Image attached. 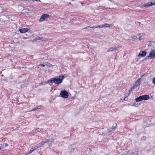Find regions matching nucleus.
I'll return each mask as SVG.
<instances>
[{"label":"nucleus","instance_id":"obj_31","mask_svg":"<svg viewBox=\"0 0 155 155\" xmlns=\"http://www.w3.org/2000/svg\"><path fill=\"white\" fill-rule=\"evenodd\" d=\"M50 141V140L47 139L46 140V141H44V142H45V143H48Z\"/></svg>","mask_w":155,"mask_h":155},{"label":"nucleus","instance_id":"obj_18","mask_svg":"<svg viewBox=\"0 0 155 155\" xmlns=\"http://www.w3.org/2000/svg\"><path fill=\"white\" fill-rule=\"evenodd\" d=\"M102 25H103V27H105V28L108 27H110V26H112V25L109 24H104Z\"/></svg>","mask_w":155,"mask_h":155},{"label":"nucleus","instance_id":"obj_50","mask_svg":"<svg viewBox=\"0 0 155 155\" xmlns=\"http://www.w3.org/2000/svg\"><path fill=\"white\" fill-rule=\"evenodd\" d=\"M102 134L104 135V134H103V133Z\"/></svg>","mask_w":155,"mask_h":155},{"label":"nucleus","instance_id":"obj_51","mask_svg":"<svg viewBox=\"0 0 155 155\" xmlns=\"http://www.w3.org/2000/svg\"><path fill=\"white\" fill-rule=\"evenodd\" d=\"M32 1H35V0H32Z\"/></svg>","mask_w":155,"mask_h":155},{"label":"nucleus","instance_id":"obj_53","mask_svg":"<svg viewBox=\"0 0 155 155\" xmlns=\"http://www.w3.org/2000/svg\"><path fill=\"white\" fill-rule=\"evenodd\" d=\"M3 76V74L2 75V76Z\"/></svg>","mask_w":155,"mask_h":155},{"label":"nucleus","instance_id":"obj_15","mask_svg":"<svg viewBox=\"0 0 155 155\" xmlns=\"http://www.w3.org/2000/svg\"><path fill=\"white\" fill-rule=\"evenodd\" d=\"M45 143V142H44V141H42L41 143L38 144L37 145L38 146V147L40 148L42 147Z\"/></svg>","mask_w":155,"mask_h":155},{"label":"nucleus","instance_id":"obj_8","mask_svg":"<svg viewBox=\"0 0 155 155\" xmlns=\"http://www.w3.org/2000/svg\"><path fill=\"white\" fill-rule=\"evenodd\" d=\"M154 58V55H153V54L152 53H151L150 52L149 54V55L148 56H147L146 58H145V59L143 60L142 61H144L145 60H146L147 59H148V60H149L150 59H151V58Z\"/></svg>","mask_w":155,"mask_h":155},{"label":"nucleus","instance_id":"obj_52","mask_svg":"<svg viewBox=\"0 0 155 155\" xmlns=\"http://www.w3.org/2000/svg\"><path fill=\"white\" fill-rule=\"evenodd\" d=\"M40 116H42V115H41L40 116H39V117H40Z\"/></svg>","mask_w":155,"mask_h":155},{"label":"nucleus","instance_id":"obj_14","mask_svg":"<svg viewBox=\"0 0 155 155\" xmlns=\"http://www.w3.org/2000/svg\"><path fill=\"white\" fill-rule=\"evenodd\" d=\"M8 144L5 143L0 144V146L1 147V149L5 148L7 146H8Z\"/></svg>","mask_w":155,"mask_h":155},{"label":"nucleus","instance_id":"obj_25","mask_svg":"<svg viewBox=\"0 0 155 155\" xmlns=\"http://www.w3.org/2000/svg\"><path fill=\"white\" fill-rule=\"evenodd\" d=\"M103 28V25H99L97 26H95V28Z\"/></svg>","mask_w":155,"mask_h":155},{"label":"nucleus","instance_id":"obj_21","mask_svg":"<svg viewBox=\"0 0 155 155\" xmlns=\"http://www.w3.org/2000/svg\"><path fill=\"white\" fill-rule=\"evenodd\" d=\"M120 84L121 83L122 84H121V85H119L120 87V88H123V86L124 85V84L123 83V82L122 81H120Z\"/></svg>","mask_w":155,"mask_h":155},{"label":"nucleus","instance_id":"obj_22","mask_svg":"<svg viewBox=\"0 0 155 155\" xmlns=\"http://www.w3.org/2000/svg\"><path fill=\"white\" fill-rule=\"evenodd\" d=\"M39 148V147H38V146L37 145L36 146L34 147V148L32 147L31 148V149H33V151L35 150H36L37 149Z\"/></svg>","mask_w":155,"mask_h":155},{"label":"nucleus","instance_id":"obj_13","mask_svg":"<svg viewBox=\"0 0 155 155\" xmlns=\"http://www.w3.org/2000/svg\"><path fill=\"white\" fill-rule=\"evenodd\" d=\"M43 106L42 105L37 106L35 108H34L31 111H35L37 110V109H40L41 107H43Z\"/></svg>","mask_w":155,"mask_h":155},{"label":"nucleus","instance_id":"obj_38","mask_svg":"<svg viewBox=\"0 0 155 155\" xmlns=\"http://www.w3.org/2000/svg\"><path fill=\"white\" fill-rule=\"evenodd\" d=\"M145 138V136H143V137H142L141 139L142 140H144L145 139V138Z\"/></svg>","mask_w":155,"mask_h":155},{"label":"nucleus","instance_id":"obj_48","mask_svg":"<svg viewBox=\"0 0 155 155\" xmlns=\"http://www.w3.org/2000/svg\"><path fill=\"white\" fill-rule=\"evenodd\" d=\"M102 134L104 135V134H103V133Z\"/></svg>","mask_w":155,"mask_h":155},{"label":"nucleus","instance_id":"obj_19","mask_svg":"<svg viewBox=\"0 0 155 155\" xmlns=\"http://www.w3.org/2000/svg\"><path fill=\"white\" fill-rule=\"evenodd\" d=\"M53 83V82L52 78H51V79L46 81V82L45 83L46 84H48V83Z\"/></svg>","mask_w":155,"mask_h":155},{"label":"nucleus","instance_id":"obj_12","mask_svg":"<svg viewBox=\"0 0 155 155\" xmlns=\"http://www.w3.org/2000/svg\"><path fill=\"white\" fill-rule=\"evenodd\" d=\"M43 38H40L39 37H36L35 39L33 40L32 42H34L35 41L38 42L39 40H43Z\"/></svg>","mask_w":155,"mask_h":155},{"label":"nucleus","instance_id":"obj_33","mask_svg":"<svg viewBox=\"0 0 155 155\" xmlns=\"http://www.w3.org/2000/svg\"><path fill=\"white\" fill-rule=\"evenodd\" d=\"M99 9H104V8H105V7H103V6H100L99 7Z\"/></svg>","mask_w":155,"mask_h":155},{"label":"nucleus","instance_id":"obj_2","mask_svg":"<svg viewBox=\"0 0 155 155\" xmlns=\"http://www.w3.org/2000/svg\"><path fill=\"white\" fill-rule=\"evenodd\" d=\"M150 98V97L148 95L146 94L144 95L136 98V102L140 101L143 100H148Z\"/></svg>","mask_w":155,"mask_h":155},{"label":"nucleus","instance_id":"obj_11","mask_svg":"<svg viewBox=\"0 0 155 155\" xmlns=\"http://www.w3.org/2000/svg\"><path fill=\"white\" fill-rule=\"evenodd\" d=\"M69 148L71 149V152L72 153L73 152L75 149L74 144L71 145L69 146Z\"/></svg>","mask_w":155,"mask_h":155},{"label":"nucleus","instance_id":"obj_36","mask_svg":"<svg viewBox=\"0 0 155 155\" xmlns=\"http://www.w3.org/2000/svg\"><path fill=\"white\" fill-rule=\"evenodd\" d=\"M35 130H37L38 131H39V128H36L35 129Z\"/></svg>","mask_w":155,"mask_h":155},{"label":"nucleus","instance_id":"obj_41","mask_svg":"<svg viewBox=\"0 0 155 155\" xmlns=\"http://www.w3.org/2000/svg\"><path fill=\"white\" fill-rule=\"evenodd\" d=\"M135 105H136V104H133V105L134 106H135Z\"/></svg>","mask_w":155,"mask_h":155},{"label":"nucleus","instance_id":"obj_54","mask_svg":"<svg viewBox=\"0 0 155 155\" xmlns=\"http://www.w3.org/2000/svg\"><path fill=\"white\" fill-rule=\"evenodd\" d=\"M52 140H52L51 141V142H52Z\"/></svg>","mask_w":155,"mask_h":155},{"label":"nucleus","instance_id":"obj_6","mask_svg":"<svg viewBox=\"0 0 155 155\" xmlns=\"http://www.w3.org/2000/svg\"><path fill=\"white\" fill-rule=\"evenodd\" d=\"M153 5H155V2H149L148 3L144 4L142 6L147 8L149 6H151Z\"/></svg>","mask_w":155,"mask_h":155},{"label":"nucleus","instance_id":"obj_47","mask_svg":"<svg viewBox=\"0 0 155 155\" xmlns=\"http://www.w3.org/2000/svg\"><path fill=\"white\" fill-rule=\"evenodd\" d=\"M154 124H155V123H154V124H152V125H154Z\"/></svg>","mask_w":155,"mask_h":155},{"label":"nucleus","instance_id":"obj_57","mask_svg":"<svg viewBox=\"0 0 155 155\" xmlns=\"http://www.w3.org/2000/svg\"><path fill=\"white\" fill-rule=\"evenodd\" d=\"M141 134V133H140V134H139V135H140V134Z\"/></svg>","mask_w":155,"mask_h":155},{"label":"nucleus","instance_id":"obj_20","mask_svg":"<svg viewBox=\"0 0 155 155\" xmlns=\"http://www.w3.org/2000/svg\"><path fill=\"white\" fill-rule=\"evenodd\" d=\"M114 48L111 47L108 50H107L108 52L113 51H114Z\"/></svg>","mask_w":155,"mask_h":155},{"label":"nucleus","instance_id":"obj_5","mask_svg":"<svg viewBox=\"0 0 155 155\" xmlns=\"http://www.w3.org/2000/svg\"><path fill=\"white\" fill-rule=\"evenodd\" d=\"M49 15L48 14L42 15L39 19V21L41 22L44 21L46 18H48L49 17Z\"/></svg>","mask_w":155,"mask_h":155},{"label":"nucleus","instance_id":"obj_40","mask_svg":"<svg viewBox=\"0 0 155 155\" xmlns=\"http://www.w3.org/2000/svg\"><path fill=\"white\" fill-rule=\"evenodd\" d=\"M129 94V91H128V92H127L126 94H125V95H127V96H128V94Z\"/></svg>","mask_w":155,"mask_h":155},{"label":"nucleus","instance_id":"obj_16","mask_svg":"<svg viewBox=\"0 0 155 155\" xmlns=\"http://www.w3.org/2000/svg\"><path fill=\"white\" fill-rule=\"evenodd\" d=\"M141 79V78H139L137 81H136V87H137L138 85H140L141 83V81L140 80Z\"/></svg>","mask_w":155,"mask_h":155},{"label":"nucleus","instance_id":"obj_27","mask_svg":"<svg viewBox=\"0 0 155 155\" xmlns=\"http://www.w3.org/2000/svg\"><path fill=\"white\" fill-rule=\"evenodd\" d=\"M151 53H152L153 55H154V58L155 57V50H152Z\"/></svg>","mask_w":155,"mask_h":155},{"label":"nucleus","instance_id":"obj_29","mask_svg":"<svg viewBox=\"0 0 155 155\" xmlns=\"http://www.w3.org/2000/svg\"><path fill=\"white\" fill-rule=\"evenodd\" d=\"M151 41H148V43L147 44V45H148V46H151Z\"/></svg>","mask_w":155,"mask_h":155},{"label":"nucleus","instance_id":"obj_24","mask_svg":"<svg viewBox=\"0 0 155 155\" xmlns=\"http://www.w3.org/2000/svg\"><path fill=\"white\" fill-rule=\"evenodd\" d=\"M155 45V42L151 41V47H153Z\"/></svg>","mask_w":155,"mask_h":155},{"label":"nucleus","instance_id":"obj_44","mask_svg":"<svg viewBox=\"0 0 155 155\" xmlns=\"http://www.w3.org/2000/svg\"><path fill=\"white\" fill-rule=\"evenodd\" d=\"M27 1H28V2H30L31 1V0H27Z\"/></svg>","mask_w":155,"mask_h":155},{"label":"nucleus","instance_id":"obj_46","mask_svg":"<svg viewBox=\"0 0 155 155\" xmlns=\"http://www.w3.org/2000/svg\"><path fill=\"white\" fill-rule=\"evenodd\" d=\"M139 22H137V24H139ZM137 24H136V25H137Z\"/></svg>","mask_w":155,"mask_h":155},{"label":"nucleus","instance_id":"obj_17","mask_svg":"<svg viewBox=\"0 0 155 155\" xmlns=\"http://www.w3.org/2000/svg\"><path fill=\"white\" fill-rule=\"evenodd\" d=\"M115 130V129L114 127V125L112 126L111 128V129H109V130L108 131V132L109 133H111L113 131H114Z\"/></svg>","mask_w":155,"mask_h":155},{"label":"nucleus","instance_id":"obj_3","mask_svg":"<svg viewBox=\"0 0 155 155\" xmlns=\"http://www.w3.org/2000/svg\"><path fill=\"white\" fill-rule=\"evenodd\" d=\"M69 96L68 92L65 90H61L60 94V96L64 98H66Z\"/></svg>","mask_w":155,"mask_h":155},{"label":"nucleus","instance_id":"obj_7","mask_svg":"<svg viewBox=\"0 0 155 155\" xmlns=\"http://www.w3.org/2000/svg\"><path fill=\"white\" fill-rule=\"evenodd\" d=\"M147 52L145 51H141L138 55V57H144L146 55Z\"/></svg>","mask_w":155,"mask_h":155},{"label":"nucleus","instance_id":"obj_23","mask_svg":"<svg viewBox=\"0 0 155 155\" xmlns=\"http://www.w3.org/2000/svg\"><path fill=\"white\" fill-rule=\"evenodd\" d=\"M137 36H138V38L139 40L141 41L142 40L141 35L140 34H138Z\"/></svg>","mask_w":155,"mask_h":155},{"label":"nucleus","instance_id":"obj_49","mask_svg":"<svg viewBox=\"0 0 155 155\" xmlns=\"http://www.w3.org/2000/svg\"><path fill=\"white\" fill-rule=\"evenodd\" d=\"M102 134L104 135V134H103V133Z\"/></svg>","mask_w":155,"mask_h":155},{"label":"nucleus","instance_id":"obj_56","mask_svg":"<svg viewBox=\"0 0 155 155\" xmlns=\"http://www.w3.org/2000/svg\"><path fill=\"white\" fill-rule=\"evenodd\" d=\"M141 134V133H140V134H139V135H140V134Z\"/></svg>","mask_w":155,"mask_h":155},{"label":"nucleus","instance_id":"obj_9","mask_svg":"<svg viewBox=\"0 0 155 155\" xmlns=\"http://www.w3.org/2000/svg\"><path fill=\"white\" fill-rule=\"evenodd\" d=\"M29 30V29L28 28H23L19 29L18 31L20 32L21 33H24L27 32Z\"/></svg>","mask_w":155,"mask_h":155},{"label":"nucleus","instance_id":"obj_26","mask_svg":"<svg viewBox=\"0 0 155 155\" xmlns=\"http://www.w3.org/2000/svg\"><path fill=\"white\" fill-rule=\"evenodd\" d=\"M33 149H31V150H30L28 153H26V155H28V154H29L31 153L33 151Z\"/></svg>","mask_w":155,"mask_h":155},{"label":"nucleus","instance_id":"obj_10","mask_svg":"<svg viewBox=\"0 0 155 155\" xmlns=\"http://www.w3.org/2000/svg\"><path fill=\"white\" fill-rule=\"evenodd\" d=\"M136 87V82H134V84H133V86L132 87H131L130 88V90L128 91H129V94H128V95H129V94L131 93L133 90L135 89Z\"/></svg>","mask_w":155,"mask_h":155},{"label":"nucleus","instance_id":"obj_32","mask_svg":"<svg viewBox=\"0 0 155 155\" xmlns=\"http://www.w3.org/2000/svg\"><path fill=\"white\" fill-rule=\"evenodd\" d=\"M119 48L118 47L114 48V51L118 50L119 49Z\"/></svg>","mask_w":155,"mask_h":155},{"label":"nucleus","instance_id":"obj_55","mask_svg":"<svg viewBox=\"0 0 155 155\" xmlns=\"http://www.w3.org/2000/svg\"><path fill=\"white\" fill-rule=\"evenodd\" d=\"M138 119H136V120H137Z\"/></svg>","mask_w":155,"mask_h":155},{"label":"nucleus","instance_id":"obj_1","mask_svg":"<svg viewBox=\"0 0 155 155\" xmlns=\"http://www.w3.org/2000/svg\"><path fill=\"white\" fill-rule=\"evenodd\" d=\"M64 78V75L52 78L53 82L55 84H59L61 83Z\"/></svg>","mask_w":155,"mask_h":155},{"label":"nucleus","instance_id":"obj_43","mask_svg":"<svg viewBox=\"0 0 155 155\" xmlns=\"http://www.w3.org/2000/svg\"><path fill=\"white\" fill-rule=\"evenodd\" d=\"M81 4L82 5H84L83 3H82V2H81Z\"/></svg>","mask_w":155,"mask_h":155},{"label":"nucleus","instance_id":"obj_30","mask_svg":"<svg viewBox=\"0 0 155 155\" xmlns=\"http://www.w3.org/2000/svg\"><path fill=\"white\" fill-rule=\"evenodd\" d=\"M95 28V27L94 26L93 27H90V26H88V27H87L86 28H85V29H87V28Z\"/></svg>","mask_w":155,"mask_h":155},{"label":"nucleus","instance_id":"obj_34","mask_svg":"<svg viewBox=\"0 0 155 155\" xmlns=\"http://www.w3.org/2000/svg\"><path fill=\"white\" fill-rule=\"evenodd\" d=\"M128 99V98L127 97H125L124 98V100H127Z\"/></svg>","mask_w":155,"mask_h":155},{"label":"nucleus","instance_id":"obj_45","mask_svg":"<svg viewBox=\"0 0 155 155\" xmlns=\"http://www.w3.org/2000/svg\"><path fill=\"white\" fill-rule=\"evenodd\" d=\"M132 40L134 41H135V39L134 38H133V39H132Z\"/></svg>","mask_w":155,"mask_h":155},{"label":"nucleus","instance_id":"obj_4","mask_svg":"<svg viewBox=\"0 0 155 155\" xmlns=\"http://www.w3.org/2000/svg\"><path fill=\"white\" fill-rule=\"evenodd\" d=\"M154 119L153 118H146L143 121L144 124H146L144 125V126L145 127H148L150 125H151V124L150 123V122L153 120H154Z\"/></svg>","mask_w":155,"mask_h":155},{"label":"nucleus","instance_id":"obj_42","mask_svg":"<svg viewBox=\"0 0 155 155\" xmlns=\"http://www.w3.org/2000/svg\"><path fill=\"white\" fill-rule=\"evenodd\" d=\"M43 130V129L41 128V129L40 130V131H42Z\"/></svg>","mask_w":155,"mask_h":155},{"label":"nucleus","instance_id":"obj_37","mask_svg":"<svg viewBox=\"0 0 155 155\" xmlns=\"http://www.w3.org/2000/svg\"><path fill=\"white\" fill-rule=\"evenodd\" d=\"M86 153H87V152L90 153V150H87L86 151Z\"/></svg>","mask_w":155,"mask_h":155},{"label":"nucleus","instance_id":"obj_28","mask_svg":"<svg viewBox=\"0 0 155 155\" xmlns=\"http://www.w3.org/2000/svg\"><path fill=\"white\" fill-rule=\"evenodd\" d=\"M152 83L154 84V85H155V77L152 79Z\"/></svg>","mask_w":155,"mask_h":155},{"label":"nucleus","instance_id":"obj_39","mask_svg":"<svg viewBox=\"0 0 155 155\" xmlns=\"http://www.w3.org/2000/svg\"><path fill=\"white\" fill-rule=\"evenodd\" d=\"M41 66L42 67H44L45 66V65L44 64H41Z\"/></svg>","mask_w":155,"mask_h":155},{"label":"nucleus","instance_id":"obj_35","mask_svg":"<svg viewBox=\"0 0 155 155\" xmlns=\"http://www.w3.org/2000/svg\"><path fill=\"white\" fill-rule=\"evenodd\" d=\"M115 124V125L114 126V127L115 129H116V128L117 127V126L116 124Z\"/></svg>","mask_w":155,"mask_h":155}]
</instances>
